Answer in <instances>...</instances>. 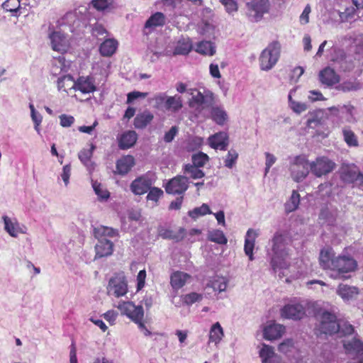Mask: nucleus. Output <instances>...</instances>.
Instances as JSON below:
<instances>
[{"instance_id":"f257e3e1","label":"nucleus","mask_w":363,"mask_h":363,"mask_svg":"<svg viewBox=\"0 0 363 363\" xmlns=\"http://www.w3.org/2000/svg\"><path fill=\"white\" fill-rule=\"evenodd\" d=\"M319 262L323 269L330 270V277L334 279H345V274L353 272L357 267V262L350 256H335L331 247H325L320 250Z\"/></svg>"},{"instance_id":"f03ea898","label":"nucleus","mask_w":363,"mask_h":363,"mask_svg":"<svg viewBox=\"0 0 363 363\" xmlns=\"http://www.w3.org/2000/svg\"><path fill=\"white\" fill-rule=\"evenodd\" d=\"M289 239L286 234L281 231H277L272 239V253L268 252L271 257V265L275 273L279 272L278 276L281 277L286 276L281 270H286L289 264L287 257L289 252L286 245Z\"/></svg>"},{"instance_id":"7ed1b4c3","label":"nucleus","mask_w":363,"mask_h":363,"mask_svg":"<svg viewBox=\"0 0 363 363\" xmlns=\"http://www.w3.org/2000/svg\"><path fill=\"white\" fill-rule=\"evenodd\" d=\"M281 53V45L278 41H274L261 52L259 62L260 69L264 71L272 69L278 62Z\"/></svg>"},{"instance_id":"20e7f679","label":"nucleus","mask_w":363,"mask_h":363,"mask_svg":"<svg viewBox=\"0 0 363 363\" xmlns=\"http://www.w3.org/2000/svg\"><path fill=\"white\" fill-rule=\"evenodd\" d=\"M117 308L122 315H126L141 329L145 328L143 323L144 310L142 306H136L132 301H122Z\"/></svg>"},{"instance_id":"39448f33","label":"nucleus","mask_w":363,"mask_h":363,"mask_svg":"<svg viewBox=\"0 0 363 363\" xmlns=\"http://www.w3.org/2000/svg\"><path fill=\"white\" fill-rule=\"evenodd\" d=\"M289 169L292 179L299 182L303 181L308 174L310 162L302 156H297L290 163Z\"/></svg>"},{"instance_id":"423d86ee","label":"nucleus","mask_w":363,"mask_h":363,"mask_svg":"<svg viewBox=\"0 0 363 363\" xmlns=\"http://www.w3.org/2000/svg\"><path fill=\"white\" fill-rule=\"evenodd\" d=\"M318 330L320 333L332 335L338 333L340 325L335 313L324 311L320 315Z\"/></svg>"},{"instance_id":"0eeeda50","label":"nucleus","mask_w":363,"mask_h":363,"mask_svg":"<svg viewBox=\"0 0 363 363\" xmlns=\"http://www.w3.org/2000/svg\"><path fill=\"white\" fill-rule=\"evenodd\" d=\"M341 180L346 184H352L359 182V185L363 186V174L359 168L353 164H342L339 170Z\"/></svg>"},{"instance_id":"6e6552de","label":"nucleus","mask_w":363,"mask_h":363,"mask_svg":"<svg viewBox=\"0 0 363 363\" xmlns=\"http://www.w3.org/2000/svg\"><path fill=\"white\" fill-rule=\"evenodd\" d=\"M335 163L326 157H319L310 162V169L317 177H320L331 172L335 168Z\"/></svg>"},{"instance_id":"1a4fd4ad","label":"nucleus","mask_w":363,"mask_h":363,"mask_svg":"<svg viewBox=\"0 0 363 363\" xmlns=\"http://www.w3.org/2000/svg\"><path fill=\"white\" fill-rule=\"evenodd\" d=\"M106 289L108 295H113L116 298L125 296L128 293V284L125 277L115 275L111 277Z\"/></svg>"},{"instance_id":"9d476101","label":"nucleus","mask_w":363,"mask_h":363,"mask_svg":"<svg viewBox=\"0 0 363 363\" xmlns=\"http://www.w3.org/2000/svg\"><path fill=\"white\" fill-rule=\"evenodd\" d=\"M247 13L255 21L262 19L263 15L269 11L268 0H252L247 4Z\"/></svg>"},{"instance_id":"9b49d317","label":"nucleus","mask_w":363,"mask_h":363,"mask_svg":"<svg viewBox=\"0 0 363 363\" xmlns=\"http://www.w3.org/2000/svg\"><path fill=\"white\" fill-rule=\"evenodd\" d=\"M306 304L307 303L305 301L289 303L281 309V316L288 319L300 320L306 315Z\"/></svg>"},{"instance_id":"f8f14e48","label":"nucleus","mask_w":363,"mask_h":363,"mask_svg":"<svg viewBox=\"0 0 363 363\" xmlns=\"http://www.w3.org/2000/svg\"><path fill=\"white\" fill-rule=\"evenodd\" d=\"M188 189V179L184 176H177L170 179L165 186V191L170 194H182Z\"/></svg>"},{"instance_id":"ddd939ff","label":"nucleus","mask_w":363,"mask_h":363,"mask_svg":"<svg viewBox=\"0 0 363 363\" xmlns=\"http://www.w3.org/2000/svg\"><path fill=\"white\" fill-rule=\"evenodd\" d=\"M49 38L50 39L51 47L53 50L61 53L66 52L68 50L69 43L63 33L53 31L49 35Z\"/></svg>"},{"instance_id":"4468645a","label":"nucleus","mask_w":363,"mask_h":363,"mask_svg":"<svg viewBox=\"0 0 363 363\" xmlns=\"http://www.w3.org/2000/svg\"><path fill=\"white\" fill-rule=\"evenodd\" d=\"M72 88L84 94L91 93L96 90L94 80L89 76L79 77L76 81H74Z\"/></svg>"},{"instance_id":"2eb2a0df","label":"nucleus","mask_w":363,"mask_h":363,"mask_svg":"<svg viewBox=\"0 0 363 363\" xmlns=\"http://www.w3.org/2000/svg\"><path fill=\"white\" fill-rule=\"evenodd\" d=\"M334 55L332 60L340 65V68L343 71H348L354 67L352 60L349 59L345 52L337 48H333Z\"/></svg>"},{"instance_id":"dca6fc26","label":"nucleus","mask_w":363,"mask_h":363,"mask_svg":"<svg viewBox=\"0 0 363 363\" xmlns=\"http://www.w3.org/2000/svg\"><path fill=\"white\" fill-rule=\"evenodd\" d=\"M206 111L208 117L217 125L223 126L228 122V113L221 106H212Z\"/></svg>"},{"instance_id":"f3484780","label":"nucleus","mask_w":363,"mask_h":363,"mask_svg":"<svg viewBox=\"0 0 363 363\" xmlns=\"http://www.w3.org/2000/svg\"><path fill=\"white\" fill-rule=\"evenodd\" d=\"M152 182L146 177H140L133 180L130 184V189L135 195H143L151 188Z\"/></svg>"},{"instance_id":"a211bd4d","label":"nucleus","mask_w":363,"mask_h":363,"mask_svg":"<svg viewBox=\"0 0 363 363\" xmlns=\"http://www.w3.org/2000/svg\"><path fill=\"white\" fill-rule=\"evenodd\" d=\"M285 332L283 325L271 323L264 328V337L268 340H273L281 337Z\"/></svg>"},{"instance_id":"6ab92c4d","label":"nucleus","mask_w":363,"mask_h":363,"mask_svg":"<svg viewBox=\"0 0 363 363\" xmlns=\"http://www.w3.org/2000/svg\"><path fill=\"white\" fill-rule=\"evenodd\" d=\"M359 293L357 287L347 284H340L336 289V294L340 296L344 301H349L355 298Z\"/></svg>"},{"instance_id":"aec40b11","label":"nucleus","mask_w":363,"mask_h":363,"mask_svg":"<svg viewBox=\"0 0 363 363\" xmlns=\"http://www.w3.org/2000/svg\"><path fill=\"white\" fill-rule=\"evenodd\" d=\"M209 145L213 149L225 150L228 145V136L225 132H219L209 137Z\"/></svg>"},{"instance_id":"412c9836","label":"nucleus","mask_w":363,"mask_h":363,"mask_svg":"<svg viewBox=\"0 0 363 363\" xmlns=\"http://www.w3.org/2000/svg\"><path fill=\"white\" fill-rule=\"evenodd\" d=\"M96 258H101L112 255L113 251V243L107 239H99L95 246Z\"/></svg>"},{"instance_id":"4be33fe9","label":"nucleus","mask_w":363,"mask_h":363,"mask_svg":"<svg viewBox=\"0 0 363 363\" xmlns=\"http://www.w3.org/2000/svg\"><path fill=\"white\" fill-rule=\"evenodd\" d=\"M158 234L164 239H169L179 242L184 238L186 230L184 228H180L178 232L176 233L170 229L162 227L159 228Z\"/></svg>"},{"instance_id":"5701e85b","label":"nucleus","mask_w":363,"mask_h":363,"mask_svg":"<svg viewBox=\"0 0 363 363\" xmlns=\"http://www.w3.org/2000/svg\"><path fill=\"white\" fill-rule=\"evenodd\" d=\"M319 77L320 82L328 86H332L340 81L338 74L330 67L323 69L319 74Z\"/></svg>"},{"instance_id":"b1692460","label":"nucleus","mask_w":363,"mask_h":363,"mask_svg":"<svg viewBox=\"0 0 363 363\" xmlns=\"http://www.w3.org/2000/svg\"><path fill=\"white\" fill-rule=\"evenodd\" d=\"M190 277L191 276L187 273L180 271L174 272L170 276V284L174 289H180Z\"/></svg>"},{"instance_id":"393cba45","label":"nucleus","mask_w":363,"mask_h":363,"mask_svg":"<svg viewBox=\"0 0 363 363\" xmlns=\"http://www.w3.org/2000/svg\"><path fill=\"white\" fill-rule=\"evenodd\" d=\"M223 335V330L220 324L218 322L214 323L209 331L208 345H213L215 347H217Z\"/></svg>"},{"instance_id":"a878e982","label":"nucleus","mask_w":363,"mask_h":363,"mask_svg":"<svg viewBox=\"0 0 363 363\" xmlns=\"http://www.w3.org/2000/svg\"><path fill=\"white\" fill-rule=\"evenodd\" d=\"M118 43L114 38L106 39L99 46V52L104 57H111L116 51Z\"/></svg>"},{"instance_id":"bb28decb","label":"nucleus","mask_w":363,"mask_h":363,"mask_svg":"<svg viewBox=\"0 0 363 363\" xmlns=\"http://www.w3.org/2000/svg\"><path fill=\"white\" fill-rule=\"evenodd\" d=\"M138 135L134 130H129L123 133L118 141V146L121 150H126L133 147L137 141Z\"/></svg>"},{"instance_id":"cd10ccee","label":"nucleus","mask_w":363,"mask_h":363,"mask_svg":"<svg viewBox=\"0 0 363 363\" xmlns=\"http://www.w3.org/2000/svg\"><path fill=\"white\" fill-rule=\"evenodd\" d=\"M135 164V159L132 155H126L119 159L116 162V170L118 174H127Z\"/></svg>"},{"instance_id":"c85d7f7f","label":"nucleus","mask_w":363,"mask_h":363,"mask_svg":"<svg viewBox=\"0 0 363 363\" xmlns=\"http://www.w3.org/2000/svg\"><path fill=\"white\" fill-rule=\"evenodd\" d=\"M228 284V279L224 277L216 276L212 278L206 286V289L211 288L218 293L225 291Z\"/></svg>"},{"instance_id":"c756f323","label":"nucleus","mask_w":363,"mask_h":363,"mask_svg":"<svg viewBox=\"0 0 363 363\" xmlns=\"http://www.w3.org/2000/svg\"><path fill=\"white\" fill-rule=\"evenodd\" d=\"M154 116L149 111L138 113L134 118V126L137 129L145 128L153 120Z\"/></svg>"},{"instance_id":"7c9ffc66","label":"nucleus","mask_w":363,"mask_h":363,"mask_svg":"<svg viewBox=\"0 0 363 363\" xmlns=\"http://www.w3.org/2000/svg\"><path fill=\"white\" fill-rule=\"evenodd\" d=\"M183 107L182 97L179 95L167 96L165 101V111L172 113L178 112Z\"/></svg>"},{"instance_id":"2f4dec72","label":"nucleus","mask_w":363,"mask_h":363,"mask_svg":"<svg viewBox=\"0 0 363 363\" xmlns=\"http://www.w3.org/2000/svg\"><path fill=\"white\" fill-rule=\"evenodd\" d=\"M94 235L96 239L99 240L103 239V238L106 237H116L118 235V232L116 229H114L113 228L100 225L94 229Z\"/></svg>"},{"instance_id":"473e14b6","label":"nucleus","mask_w":363,"mask_h":363,"mask_svg":"<svg viewBox=\"0 0 363 363\" xmlns=\"http://www.w3.org/2000/svg\"><path fill=\"white\" fill-rule=\"evenodd\" d=\"M257 236L258 233L253 229L250 228L247 231L244 246L245 255L252 254V252H253L255 239L257 238Z\"/></svg>"},{"instance_id":"72a5a7b5","label":"nucleus","mask_w":363,"mask_h":363,"mask_svg":"<svg viewBox=\"0 0 363 363\" xmlns=\"http://www.w3.org/2000/svg\"><path fill=\"white\" fill-rule=\"evenodd\" d=\"M166 22V17L162 12H156L153 13L145 22V28H155L163 26Z\"/></svg>"},{"instance_id":"f704fd0d","label":"nucleus","mask_w":363,"mask_h":363,"mask_svg":"<svg viewBox=\"0 0 363 363\" xmlns=\"http://www.w3.org/2000/svg\"><path fill=\"white\" fill-rule=\"evenodd\" d=\"M208 240L218 245H226L228 239L220 230L213 229L208 231Z\"/></svg>"},{"instance_id":"c9c22d12","label":"nucleus","mask_w":363,"mask_h":363,"mask_svg":"<svg viewBox=\"0 0 363 363\" xmlns=\"http://www.w3.org/2000/svg\"><path fill=\"white\" fill-rule=\"evenodd\" d=\"M193 48V45L189 38H182L177 43L174 48L175 55H187Z\"/></svg>"},{"instance_id":"e433bc0d","label":"nucleus","mask_w":363,"mask_h":363,"mask_svg":"<svg viewBox=\"0 0 363 363\" xmlns=\"http://www.w3.org/2000/svg\"><path fill=\"white\" fill-rule=\"evenodd\" d=\"M344 347L348 353L363 354V342L359 339L354 338L351 341L345 342Z\"/></svg>"},{"instance_id":"4c0bfd02","label":"nucleus","mask_w":363,"mask_h":363,"mask_svg":"<svg viewBox=\"0 0 363 363\" xmlns=\"http://www.w3.org/2000/svg\"><path fill=\"white\" fill-rule=\"evenodd\" d=\"M323 111L317 110L310 113V118L307 121V126L310 128H315L323 123Z\"/></svg>"},{"instance_id":"58836bf2","label":"nucleus","mask_w":363,"mask_h":363,"mask_svg":"<svg viewBox=\"0 0 363 363\" xmlns=\"http://www.w3.org/2000/svg\"><path fill=\"white\" fill-rule=\"evenodd\" d=\"M300 203V195L298 191L294 190L289 201L284 205L285 211L289 213L296 211Z\"/></svg>"},{"instance_id":"ea45409f","label":"nucleus","mask_w":363,"mask_h":363,"mask_svg":"<svg viewBox=\"0 0 363 363\" xmlns=\"http://www.w3.org/2000/svg\"><path fill=\"white\" fill-rule=\"evenodd\" d=\"M4 221V228L6 231L12 237H16L21 233L20 228L17 221L13 222L8 216H3Z\"/></svg>"},{"instance_id":"a19ab883","label":"nucleus","mask_w":363,"mask_h":363,"mask_svg":"<svg viewBox=\"0 0 363 363\" xmlns=\"http://www.w3.org/2000/svg\"><path fill=\"white\" fill-rule=\"evenodd\" d=\"M362 87L361 84L356 81H345L340 84L336 88L337 90L343 92L354 91L360 89Z\"/></svg>"},{"instance_id":"79ce46f5","label":"nucleus","mask_w":363,"mask_h":363,"mask_svg":"<svg viewBox=\"0 0 363 363\" xmlns=\"http://www.w3.org/2000/svg\"><path fill=\"white\" fill-rule=\"evenodd\" d=\"M92 187L99 200H107L110 197L109 191L97 181H92Z\"/></svg>"},{"instance_id":"37998d69","label":"nucleus","mask_w":363,"mask_h":363,"mask_svg":"<svg viewBox=\"0 0 363 363\" xmlns=\"http://www.w3.org/2000/svg\"><path fill=\"white\" fill-rule=\"evenodd\" d=\"M342 134L344 136V140L347 145L350 147H357L358 146V140L356 135L353 131L350 130L348 127H345L342 129Z\"/></svg>"},{"instance_id":"c03bdc74","label":"nucleus","mask_w":363,"mask_h":363,"mask_svg":"<svg viewBox=\"0 0 363 363\" xmlns=\"http://www.w3.org/2000/svg\"><path fill=\"white\" fill-rule=\"evenodd\" d=\"M94 149L95 146L91 144L90 149H83L79 152V159L84 165H88L91 162Z\"/></svg>"},{"instance_id":"a18cd8bd","label":"nucleus","mask_w":363,"mask_h":363,"mask_svg":"<svg viewBox=\"0 0 363 363\" xmlns=\"http://www.w3.org/2000/svg\"><path fill=\"white\" fill-rule=\"evenodd\" d=\"M184 173L188 174L192 179L201 178L204 175L203 172L199 169V167L190 164L185 165Z\"/></svg>"},{"instance_id":"49530a36","label":"nucleus","mask_w":363,"mask_h":363,"mask_svg":"<svg viewBox=\"0 0 363 363\" xmlns=\"http://www.w3.org/2000/svg\"><path fill=\"white\" fill-rule=\"evenodd\" d=\"M167 96L165 94H157L149 99V102H154L153 107L156 109H165V101Z\"/></svg>"},{"instance_id":"de8ad7c7","label":"nucleus","mask_w":363,"mask_h":363,"mask_svg":"<svg viewBox=\"0 0 363 363\" xmlns=\"http://www.w3.org/2000/svg\"><path fill=\"white\" fill-rule=\"evenodd\" d=\"M274 355V352L273 347L264 344L262 348L259 351V356L262 358V363H268L269 359Z\"/></svg>"},{"instance_id":"09e8293b","label":"nucleus","mask_w":363,"mask_h":363,"mask_svg":"<svg viewBox=\"0 0 363 363\" xmlns=\"http://www.w3.org/2000/svg\"><path fill=\"white\" fill-rule=\"evenodd\" d=\"M203 298L202 294L191 292L190 294L182 296V300L184 303L186 305H192L193 303L201 301Z\"/></svg>"},{"instance_id":"8fccbe9b","label":"nucleus","mask_w":363,"mask_h":363,"mask_svg":"<svg viewBox=\"0 0 363 363\" xmlns=\"http://www.w3.org/2000/svg\"><path fill=\"white\" fill-rule=\"evenodd\" d=\"M218 97L211 91L206 90V111H208L212 106H218Z\"/></svg>"},{"instance_id":"3c124183","label":"nucleus","mask_w":363,"mask_h":363,"mask_svg":"<svg viewBox=\"0 0 363 363\" xmlns=\"http://www.w3.org/2000/svg\"><path fill=\"white\" fill-rule=\"evenodd\" d=\"M113 3V0H91L92 6L97 11H102L109 8Z\"/></svg>"},{"instance_id":"603ef678","label":"nucleus","mask_w":363,"mask_h":363,"mask_svg":"<svg viewBox=\"0 0 363 363\" xmlns=\"http://www.w3.org/2000/svg\"><path fill=\"white\" fill-rule=\"evenodd\" d=\"M289 101L291 108L296 113L299 114L306 111L308 108V106L305 103L293 100L291 95L289 96Z\"/></svg>"},{"instance_id":"864d4df0","label":"nucleus","mask_w":363,"mask_h":363,"mask_svg":"<svg viewBox=\"0 0 363 363\" xmlns=\"http://www.w3.org/2000/svg\"><path fill=\"white\" fill-rule=\"evenodd\" d=\"M21 4L18 0H6L2 4L4 9L11 13L17 12Z\"/></svg>"},{"instance_id":"5fc2aeb1","label":"nucleus","mask_w":363,"mask_h":363,"mask_svg":"<svg viewBox=\"0 0 363 363\" xmlns=\"http://www.w3.org/2000/svg\"><path fill=\"white\" fill-rule=\"evenodd\" d=\"M238 157V153L235 150H230L225 160V166L231 169L235 164Z\"/></svg>"},{"instance_id":"6e6d98bb","label":"nucleus","mask_w":363,"mask_h":363,"mask_svg":"<svg viewBox=\"0 0 363 363\" xmlns=\"http://www.w3.org/2000/svg\"><path fill=\"white\" fill-rule=\"evenodd\" d=\"M206 214H213L218 221V224L225 226V213L223 211H219L217 213H213L210 207L206 204Z\"/></svg>"},{"instance_id":"4d7b16f0","label":"nucleus","mask_w":363,"mask_h":363,"mask_svg":"<svg viewBox=\"0 0 363 363\" xmlns=\"http://www.w3.org/2000/svg\"><path fill=\"white\" fill-rule=\"evenodd\" d=\"M220 2L228 13L231 14L238 11V4L235 0H220Z\"/></svg>"},{"instance_id":"13d9d810","label":"nucleus","mask_w":363,"mask_h":363,"mask_svg":"<svg viewBox=\"0 0 363 363\" xmlns=\"http://www.w3.org/2000/svg\"><path fill=\"white\" fill-rule=\"evenodd\" d=\"M149 190L150 191L147 196V200L157 202L159 200V199L163 195L162 190L159 188L153 187L152 189H150Z\"/></svg>"},{"instance_id":"bf43d9fd","label":"nucleus","mask_w":363,"mask_h":363,"mask_svg":"<svg viewBox=\"0 0 363 363\" xmlns=\"http://www.w3.org/2000/svg\"><path fill=\"white\" fill-rule=\"evenodd\" d=\"M340 330H338L342 335H349L353 333V326L347 322H338Z\"/></svg>"},{"instance_id":"052dcab7","label":"nucleus","mask_w":363,"mask_h":363,"mask_svg":"<svg viewBox=\"0 0 363 363\" xmlns=\"http://www.w3.org/2000/svg\"><path fill=\"white\" fill-rule=\"evenodd\" d=\"M294 347V342L291 339H287L279 344L278 350L279 352L286 354L291 352Z\"/></svg>"},{"instance_id":"680f3d73","label":"nucleus","mask_w":363,"mask_h":363,"mask_svg":"<svg viewBox=\"0 0 363 363\" xmlns=\"http://www.w3.org/2000/svg\"><path fill=\"white\" fill-rule=\"evenodd\" d=\"M202 143L203 139L201 138H194L189 141L186 148L188 151H194L199 148Z\"/></svg>"},{"instance_id":"e2e57ef3","label":"nucleus","mask_w":363,"mask_h":363,"mask_svg":"<svg viewBox=\"0 0 363 363\" xmlns=\"http://www.w3.org/2000/svg\"><path fill=\"white\" fill-rule=\"evenodd\" d=\"M148 94L147 92H140L138 91H134L130 92L127 95V104L132 103L134 100L138 98H145Z\"/></svg>"},{"instance_id":"0e129e2a","label":"nucleus","mask_w":363,"mask_h":363,"mask_svg":"<svg viewBox=\"0 0 363 363\" xmlns=\"http://www.w3.org/2000/svg\"><path fill=\"white\" fill-rule=\"evenodd\" d=\"M60 125L62 127H70L74 122V118L72 116H67L66 114H62L60 116Z\"/></svg>"},{"instance_id":"69168bd1","label":"nucleus","mask_w":363,"mask_h":363,"mask_svg":"<svg viewBox=\"0 0 363 363\" xmlns=\"http://www.w3.org/2000/svg\"><path fill=\"white\" fill-rule=\"evenodd\" d=\"M145 279H146V271L145 269L140 270L138 275H137V290L140 291L141 290L145 283Z\"/></svg>"},{"instance_id":"338daca9","label":"nucleus","mask_w":363,"mask_h":363,"mask_svg":"<svg viewBox=\"0 0 363 363\" xmlns=\"http://www.w3.org/2000/svg\"><path fill=\"white\" fill-rule=\"evenodd\" d=\"M192 165L196 167H203L204 165V153L199 152L198 154H195L192 156Z\"/></svg>"},{"instance_id":"774afa93","label":"nucleus","mask_w":363,"mask_h":363,"mask_svg":"<svg viewBox=\"0 0 363 363\" xmlns=\"http://www.w3.org/2000/svg\"><path fill=\"white\" fill-rule=\"evenodd\" d=\"M178 132L177 126H172L168 132L164 134V140L166 143L172 142Z\"/></svg>"}]
</instances>
